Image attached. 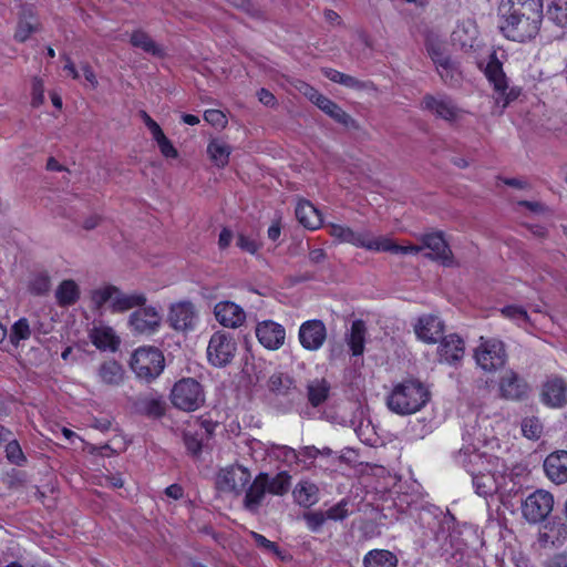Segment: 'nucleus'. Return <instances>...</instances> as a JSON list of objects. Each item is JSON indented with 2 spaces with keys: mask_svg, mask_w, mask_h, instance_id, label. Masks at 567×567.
Segmentation results:
<instances>
[{
  "mask_svg": "<svg viewBox=\"0 0 567 567\" xmlns=\"http://www.w3.org/2000/svg\"><path fill=\"white\" fill-rule=\"evenodd\" d=\"M499 31L508 40L524 43L533 40L543 21L542 0H501Z\"/></svg>",
  "mask_w": 567,
  "mask_h": 567,
  "instance_id": "1",
  "label": "nucleus"
},
{
  "mask_svg": "<svg viewBox=\"0 0 567 567\" xmlns=\"http://www.w3.org/2000/svg\"><path fill=\"white\" fill-rule=\"evenodd\" d=\"M422 245H398L391 238L385 236H373L370 234L357 235V246L371 251H384L394 255H416L424 248L430 249L427 256L432 259L442 261L443 265H452V251L445 241L443 234L430 233L421 237Z\"/></svg>",
  "mask_w": 567,
  "mask_h": 567,
  "instance_id": "2",
  "label": "nucleus"
},
{
  "mask_svg": "<svg viewBox=\"0 0 567 567\" xmlns=\"http://www.w3.org/2000/svg\"><path fill=\"white\" fill-rule=\"evenodd\" d=\"M429 388L416 379L396 383L386 396V406L398 415H410L422 410L430 401Z\"/></svg>",
  "mask_w": 567,
  "mask_h": 567,
  "instance_id": "3",
  "label": "nucleus"
},
{
  "mask_svg": "<svg viewBox=\"0 0 567 567\" xmlns=\"http://www.w3.org/2000/svg\"><path fill=\"white\" fill-rule=\"evenodd\" d=\"M91 301L97 310L109 309L113 313L125 312L144 306L147 298L144 292H123L113 285H103L92 290Z\"/></svg>",
  "mask_w": 567,
  "mask_h": 567,
  "instance_id": "4",
  "label": "nucleus"
},
{
  "mask_svg": "<svg viewBox=\"0 0 567 567\" xmlns=\"http://www.w3.org/2000/svg\"><path fill=\"white\" fill-rule=\"evenodd\" d=\"M456 461L472 475L476 494L486 497L497 491L495 473L489 471L491 461L485 455L477 451L461 450Z\"/></svg>",
  "mask_w": 567,
  "mask_h": 567,
  "instance_id": "5",
  "label": "nucleus"
},
{
  "mask_svg": "<svg viewBox=\"0 0 567 567\" xmlns=\"http://www.w3.org/2000/svg\"><path fill=\"white\" fill-rule=\"evenodd\" d=\"M130 368L138 380L148 383L163 373L165 369V358L159 349L143 346L135 349L132 353Z\"/></svg>",
  "mask_w": 567,
  "mask_h": 567,
  "instance_id": "6",
  "label": "nucleus"
},
{
  "mask_svg": "<svg viewBox=\"0 0 567 567\" xmlns=\"http://www.w3.org/2000/svg\"><path fill=\"white\" fill-rule=\"evenodd\" d=\"M485 76L494 89V101L496 106L504 111L512 102L520 95V89L517 86H508L507 76L503 70L502 63L495 55L491 58L486 68Z\"/></svg>",
  "mask_w": 567,
  "mask_h": 567,
  "instance_id": "7",
  "label": "nucleus"
},
{
  "mask_svg": "<svg viewBox=\"0 0 567 567\" xmlns=\"http://www.w3.org/2000/svg\"><path fill=\"white\" fill-rule=\"evenodd\" d=\"M505 343L497 338H480V343L474 350L476 364L486 372H495L507 362Z\"/></svg>",
  "mask_w": 567,
  "mask_h": 567,
  "instance_id": "8",
  "label": "nucleus"
},
{
  "mask_svg": "<svg viewBox=\"0 0 567 567\" xmlns=\"http://www.w3.org/2000/svg\"><path fill=\"white\" fill-rule=\"evenodd\" d=\"M172 404L186 412L199 409L205 402L203 386L193 378H184L177 381L171 391Z\"/></svg>",
  "mask_w": 567,
  "mask_h": 567,
  "instance_id": "9",
  "label": "nucleus"
},
{
  "mask_svg": "<svg viewBox=\"0 0 567 567\" xmlns=\"http://www.w3.org/2000/svg\"><path fill=\"white\" fill-rule=\"evenodd\" d=\"M425 47L441 80L450 86L458 85L462 81V71L458 63L446 52L444 45L430 40Z\"/></svg>",
  "mask_w": 567,
  "mask_h": 567,
  "instance_id": "10",
  "label": "nucleus"
},
{
  "mask_svg": "<svg viewBox=\"0 0 567 567\" xmlns=\"http://www.w3.org/2000/svg\"><path fill=\"white\" fill-rule=\"evenodd\" d=\"M237 353V342L229 332L218 330L210 336L206 354L209 364L224 368L231 363Z\"/></svg>",
  "mask_w": 567,
  "mask_h": 567,
  "instance_id": "11",
  "label": "nucleus"
},
{
  "mask_svg": "<svg viewBox=\"0 0 567 567\" xmlns=\"http://www.w3.org/2000/svg\"><path fill=\"white\" fill-rule=\"evenodd\" d=\"M162 322L163 316L156 307L141 306L130 315L127 326L135 334L152 336L161 329Z\"/></svg>",
  "mask_w": 567,
  "mask_h": 567,
  "instance_id": "12",
  "label": "nucleus"
},
{
  "mask_svg": "<svg viewBox=\"0 0 567 567\" xmlns=\"http://www.w3.org/2000/svg\"><path fill=\"white\" fill-rule=\"evenodd\" d=\"M167 321L176 331H193L198 323V310L189 300L173 302L168 307Z\"/></svg>",
  "mask_w": 567,
  "mask_h": 567,
  "instance_id": "13",
  "label": "nucleus"
},
{
  "mask_svg": "<svg viewBox=\"0 0 567 567\" xmlns=\"http://www.w3.org/2000/svg\"><path fill=\"white\" fill-rule=\"evenodd\" d=\"M251 478L249 470L239 464L220 468L216 475V486L220 492L240 494Z\"/></svg>",
  "mask_w": 567,
  "mask_h": 567,
  "instance_id": "14",
  "label": "nucleus"
},
{
  "mask_svg": "<svg viewBox=\"0 0 567 567\" xmlns=\"http://www.w3.org/2000/svg\"><path fill=\"white\" fill-rule=\"evenodd\" d=\"M421 107L429 111L439 118L446 122H456L462 118L464 111L460 109L455 102L446 95L426 94L421 102Z\"/></svg>",
  "mask_w": 567,
  "mask_h": 567,
  "instance_id": "15",
  "label": "nucleus"
},
{
  "mask_svg": "<svg viewBox=\"0 0 567 567\" xmlns=\"http://www.w3.org/2000/svg\"><path fill=\"white\" fill-rule=\"evenodd\" d=\"M553 495L546 491L538 489L532 493L523 503L522 512L529 523L544 520L553 511Z\"/></svg>",
  "mask_w": 567,
  "mask_h": 567,
  "instance_id": "16",
  "label": "nucleus"
},
{
  "mask_svg": "<svg viewBox=\"0 0 567 567\" xmlns=\"http://www.w3.org/2000/svg\"><path fill=\"white\" fill-rule=\"evenodd\" d=\"M499 396L511 401L525 400L530 386L527 381L514 370H506L498 380Z\"/></svg>",
  "mask_w": 567,
  "mask_h": 567,
  "instance_id": "17",
  "label": "nucleus"
},
{
  "mask_svg": "<svg viewBox=\"0 0 567 567\" xmlns=\"http://www.w3.org/2000/svg\"><path fill=\"white\" fill-rule=\"evenodd\" d=\"M326 324L318 319L307 320L299 327L298 339L301 347L308 351H318L327 340Z\"/></svg>",
  "mask_w": 567,
  "mask_h": 567,
  "instance_id": "18",
  "label": "nucleus"
},
{
  "mask_svg": "<svg viewBox=\"0 0 567 567\" xmlns=\"http://www.w3.org/2000/svg\"><path fill=\"white\" fill-rule=\"evenodd\" d=\"M255 333L259 343L268 350H278L286 340L285 328L274 320L258 322Z\"/></svg>",
  "mask_w": 567,
  "mask_h": 567,
  "instance_id": "19",
  "label": "nucleus"
},
{
  "mask_svg": "<svg viewBox=\"0 0 567 567\" xmlns=\"http://www.w3.org/2000/svg\"><path fill=\"white\" fill-rule=\"evenodd\" d=\"M299 91L332 120L340 124H348L350 116L346 114L334 102L319 93L315 87L302 83Z\"/></svg>",
  "mask_w": 567,
  "mask_h": 567,
  "instance_id": "20",
  "label": "nucleus"
},
{
  "mask_svg": "<svg viewBox=\"0 0 567 567\" xmlns=\"http://www.w3.org/2000/svg\"><path fill=\"white\" fill-rule=\"evenodd\" d=\"M214 316L218 323L225 328L236 329L246 321L245 310L233 301H219L214 307Z\"/></svg>",
  "mask_w": 567,
  "mask_h": 567,
  "instance_id": "21",
  "label": "nucleus"
},
{
  "mask_svg": "<svg viewBox=\"0 0 567 567\" xmlns=\"http://www.w3.org/2000/svg\"><path fill=\"white\" fill-rule=\"evenodd\" d=\"M443 331V321L433 315L421 316L414 324L417 339L429 344L436 343Z\"/></svg>",
  "mask_w": 567,
  "mask_h": 567,
  "instance_id": "22",
  "label": "nucleus"
},
{
  "mask_svg": "<svg viewBox=\"0 0 567 567\" xmlns=\"http://www.w3.org/2000/svg\"><path fill=\"white\" fill-rule=\"evenodd\" d=\"M140 117L150 131L153 141L157 144L161 154L165 158H177L178 151L171 140L165 135L162 127L145 111L140 112Z\"/></svg>",
  "mask_w": 567,
  "mask_h": 567,
  "instance_id": "23",
  "label": "nucleus"
},
{
  "mask_svg": "<svg viewBox=\"0 0 567 567\" xmlns=\"http://www.w3.org/2000/svg\"><path fill=\"white\" fill-rule=\"evenodd\" d=\"M542 402L550 408L567 404V383L559 377L549 378L542 389Z\"/></svg>",
  "mask_w": 567,
  "mask_h": 567,
  "instance_id": "24",
  "label": "nucleus"
},
{
  "mask_svg": "<svg viewBox=\"0 0 567 567\" xmlns=\"http://www.w3.org/2000/svg\"><path fill=\"white\" fill-rule=\"evenodd\" d=\"M464 353V341L455 333H451L442 338L437 348L439 361L447 364L458 363L463 359Z\"/></svg>",
  "mask_w": 567,
  "mask_h": 567,
  "instance_id": "25",
  "label": "nucleus"
},
{
  "mask_svg": "<svg viewBox=\"0 0 567 567\" xmlns=\"http://www.w3.org/2000/svg\"><path fill=\"white\" fill-rule=\"evenodd\" d=\"M91 342L102 351L115 352L120 344L121 339L115 330L104 323L94 324L89 332Z\"/></svg>",
  "mask_w": 567,
  "mask_h": 567,
  "instance_id": "26",
  "label": "nucleus"
},
{
  "mask_svg": "<svg viewBox=\"0 0 567 567\" xmlns=\"http://www.w3.org/2000/svg\"><path fill=\"white\" fill-rule=\"evenodd\" d=\"M544 470L547 477L556 483L567 482V451L550 453L544 461Z\"/></svg>",
  "mask_w": 567,
  "mask_h": 567,
  "instance_id": "27",
  "label": "nucleus"
},
{
  "mask_svg": "<svg viewBox=\"0 0 567 567\" xmlns=\"http://www.w3.org/2000/svg\"><path fill=\"white\" fill-rule=\"evenodd\" d=\"M39 27L40 23L34 8L29 4H23L19 13L14 39L18 42H25L32 33L39 30Z\"/></svg>",
  "mask_w": 567,
  "mask_h": 567,
  "instance_id": "28",
  "label": "nucleus"
},
{
  "mask_svg": "<svg viewBox=\"0 0 567 567\" xmlns=\"http://www.w3.org/2000/svg\"><path fill=\"white\" fill-rule=\"evenodd\" d=\"M267 474H258L246 492L244 506L247 511L256 513L260 507L267 493Z\"/></svg>",
  "mask_w": 567,
  "mask_h": 567,
  "instance_id": "29",
  "label": "nucleus"
},
{
  "mask_svg": "<svg viewBox=\"0 0 567 567\" xmlns=\"http://www.w3.org/2000/svg\"><path fill=\"white\" fill-rule=\"evenodd\" d=\"M296 217L307 229L316 230L321 227L323 219L319 209L309 200L301 199L296 206Z\"/></svg>",
  "mask_w": 567,
  "mask_h": 567,
  "instance_id": "30",
  "label": "nucleus"
},
{
  "mask_svg": "<svg viewBox=\"0 0 567 567\" xmlns=\"http://www.w3.org/2000/svg\"><path fill=\"white\" fill-rule=\"evenodd\" d=\"M477 34L476 23L472 19H465L456 24L451 34V39L455 45L462 49L473 48Z\"/></svg>",
  "mask_w": 567,
  "mask_h": 567,
  "instance_id": "31",
  "label": "nucleus"
},
{
  "mask_svg": "<svg viewBox=\"0 0 567 567\" xmlns=\"http://www.w3.org/2000/svg\"><path fill=\"white\" fill-rule=\"evenodd\" d=\"M56 303L62 307H71L75 305L81 297V289L79 284L73 279L62 280L54 292Z\"/></svg>",
  "mask_w": 567,
  "mask_h": 567,
  "instance_id": "32",
  "label": "nucleus"
},
{
  "mask_svg": "<svg viewBox=\"0 0 567 567\" xmlns=\"http://www.w3.org/2000/svg\"><path fill=\"white\" fill-rule=\"evenodd\" d=\"M292 496L299 506L311 507L319 502V488L315 483L301 480L295 486Z\"/></svg>",
  "mask_w": 567,
  "mask_h": 567,
  "instance_id": "33",
  "label": "nucleus"
},
{
  "mask_svg": "<svg viewBox=\"0 0 567 567\" xmlns=\"http://www.w3.org/2000/svg\"><path fill=\"white\" fill-rule=\"evenodd\" d=\"M231 154L230 145L221 138H213L207 145V155L218 168L227 166Z\"/></svg>",
  "mask_w": 567,
  "mask_h": 567,
  "instance_id": "34",
  "label": "nucleus"
},
{
  "mask_svg": "<svg viewBox=\"0 0 567 567\" xmlns=\"http://www.w3.org/2000/svg\"><path fill=\"white\" fill-rule=\"evenodd\" d=\"M97 374L101 382L117 385L124 379V369L118 362L110 360L100 365Z\"/></svg>",
  "mask_w": 567,
  "mask_h": 567,
  "instance_id": "35",
  "label": "nucleus"
},
{
  "mask_svg": "<svg viewBox=\"0 0 567 567\" xmlns=\"http://www.w3.org/2000/svg\"><path fill=\"white\" fill-rule=\"evenodd\" d=\"M364 567H396V556L385 549H373L363 559Z\"/></svg>",
  "mask_w": 567,
  "mask_h": 567,
  "instance_id": "36",
  "label": "nucleus"
},
{
  "mask_svg": "<svg viewBox=\"0 0 567 567\" xmlns=\"http://www.w3.org/2000/svg\"><path fill=\"white\" fill-rule=\"evenodd\" d=\"M250 456L255 462L271 463V449L274 443L249 439L246 442Z\"/></svg>",
  "mask_w": 567,
  "mask_h": 567,
  "instance_id": "37",
  "label": "nucleus"
},
{
  "mask_svg": "<svg viewBox=\"0 0 567 567\" xmlns=\"http://www.w3.org/2000/svg\"><path fill=\"white\" fill-rule=\"evenodd\" d=\"M547 18L560 28H567V0H550Z\"/></svg>",
  "mask_w": 567,
  "mask_h": 567,
  "instance_id": "38",
  "label": "nucleus"
},
{
  "mask_svg": "<svg viewBox=\"0 0 567 567\" xmlns=\"http://www.w3.org/2000/svg\"><path fill=\"white\" fill-rule=\"evenodd\" d=\"M291 476L287 472H279L272 477L267 474V491L274 495H284L289 489Z\"/></svg>",
  "mask_w": 567,
  "mask_h": 567,
  "instance_id": "39",
  "label": "nucleus"
},
{
  "mask_svg": "<svg viewBox=\"0 0 567 567\" xmlns=\"http://www.w3.org/2000/svg\"><path fill=\"white\" fill-rule=\"evenodd\" d=\"M495 484H497V491L501 495H511L518 491V483L514 478L513 471L509 473L496 472L495 473Z\"/></svg>",
  "mask_w": 567,
  "mask_h": 567,
  "instance_id": "40",
  "label": "nucleus"
},
{
  "mask_svg": "<svg viewBox=\"0 0 567 567\" xmlns=\"http://www.w3.org/2000/svg\"><path fill=\"white\" fill-rule=\"evenodd\" d=\"M329 385L324 380H315L308 385V398L313 406L321 404L328 396Z\"/></svg>",
  "mask_w": 567,
  "mask_h": 567,
  "instance_id": "41",
  "label": "nucleus"
},
{
  "mask_svg": "<svg viewBox=\"0 0 567 567\" xmlns=\"http://www.w3.org/2000/svg\"><path fill=\"white\" fill-rule=\"evenodd\" d=\"M503 317L514 321L518 327L526 328L529 324V316L527 311L520 306H506L501 309Z\"/></svg>",
  "mask_w": 567,
  "mask_h": 567,
  "instance_id": "42",
  "label": "nucleus"
},
{
  "mask_svg": "<svg viewBox=\"0 0 567 567\" xmlns=\"http://www.w3.org/2000/svg\"><path fill=\"white\" fill-rule=\"evenodd\" d=\"M522 433L528 440H538L543 433V424L536 416H528L522 420Z\"/></svg>",
  "mask_w": 567,
  "mask_h": 567,
  "instance_id": "43",
  "label": "nucleus"
},
{
  "mask_svg": "<svg viewBox=\"0 0 567 567\" xmlns=\"http://www.w3.org/2000/svg\"><path fill=\"white\" fill-rule=\"evenodd\" d=\"M272 461L291 465L298 461V452L287 445L274 444L271 449V462Z\"/></svg>",
  "mask_w": 567,
  "mask_h": 567,
  "instance_id": "44",
  "label": "nucleus"
},
{
  "mask_svg": "<svg viewBox=\"0 0 567 567\" xmlns=\"http://www.w3.org/2000/svg\"><path fill=\"white\" fill-rule=\"evenodd\" d=\"M138 410L154 416H159L164 412L162 400L155 396L142 399L138 403Z\"/></svg>",
  "mask_w": 567,
  "mask_h": 567,
  "instance_id": "45",
  "label": "nucleus"
},
{
  "mask_svg": "<svg viewBox=\"0 0 567 567\" xmlns=\"http://www.w3.org/2000/svg\"><path fill=\"white\" fill-rule=\"evenodd\" d=\"M51 286L50 276L47 272L34 275L29 282V290L35 295H43Z\"/></svg>",
  "mask_w": 567,
  "mask_h": 567,
  "instance_id": "46",
  "label": "nucleus"
},
{
  "mask_svg": "<svg viewBox=\"0 0 567 567\" xmlns=\"http://www.w3.org/2000/svg\"><path fill=\"white\" fill-rule=\"evenodd\" d=\"M353 504L349 499H342L337 505L329 508L326 514L328 519L341 520L352 512Z\"/></svg>",
  "mask_w": 567,
  "mask_h": 567,
  "instance_id": "47",
  "label": "nucleus"
},
{
  "mask_svg": "<svg viewBox=\"0 0 567 567\" xmlns=\"http://www.w3.org/2000/svg\"><path fill=\"white\" fill-rule=\"evenodd\" d=\"M328 231L338 243H352L354 239L352 229L340 224L328 225Z\"/></svg>",
  "mask_w": 567,
  "mask_h": 567,
  "instance_id": "48",
  "label": "nucleus"
},
{
  "mask_svg": "<svg viewBox=\"0 0 567 567\" xmlns=\"http://www.w3.org/2000/svg\"><path fill=\"white\" fill-rule=\"evenodd\" d=\"M31 334V330L27 319H19L11 329L10 340L13 344H18L22 340H27Z\"/></svg>",
  "mask_w": 567,
  "mask_h": 567,
  "instance_id": "49",
  "label": "nucleus"
},
{
  "mask_svg": "<svg viewBox=\"0 0 567 567\" xmlns=\"http://www.w3.org/2000/svg\"><path fill=\"white\" fill-rule=\"evenodd\" d=\"M131 43L148 53L155 54L158 51L153 40L142 31H136L132 34Z\"/></svg>",
  "mask_w": 567,
  "mask_h": 567,
  "instance_id": "50",
  "label": "nucleus"
},
{
  "mask_svg": "<svg viewBox=\"0 0 567 567\" xmlns=\"http://www.w3.org/2000/svg\"><path fill=\"white\" fill-rule=\"evenodd\" d=\"M307 527L312 532H318L328 519L323 512H308L303 515Z\"/></svg>",
  "mask_w": 567,
  "mask_h": 567,
  "instance_id": "51",
  "label": "nucleus"
},
{
  "mask_svg": "<svg viewBox=\"0 0 567 567\" xmlns=\"http://www.w3.org/2000/svg\"><path fill=\"white\" fill-rule=\"evenodd\" d=\"M6 454L9 462L21 465L24 461L23 452L16 440L9 441L6 445Z\"/></svg>",
  "mask_w": 567,
  "mask_h": 567,
  "instance_id": "52",
  "label": "nucleus"
},
{
  "mask_svg": "<svg viewBox=\"0 0 567 567\" xmlns=\"http://www.w3.org/2000/svg\"><path fill=\"white\" fill-rule=\"evenodd\" d=\"M44 102V83L41 79L34 78L32 81L31 105L39 107Z\"/></svg>",
  "mask_w": 567,
  "mask_h": 567,
  "instance_id": "53",
  "label": "nucleus"
},
{
  "mask_svg": "<svg viewBox=\"0 0 567 567\" xmlns=\"http://www.w3.org/2000/svg\"><path fill=\"white\" fill-rule=\"evenodd\" d=\"M204 120L215 127L223 128L227 124L226 115L219 110H207L204 113Z\"/></svg>",
  "mask_w": 567,
  "mask_h": 567,
  "instance_id": "54",
  "label": "nucleus"
},
{
  "mask_svg": "<svg viewBox=\"0 0 567 567\" xmlns=\"http://www.w3.org/2000/svg\"><path fill=\"white\" fill-rule=\"evenodd\" d=\"M236 244L241 250L252 255L256 254L259 249V243L255 238L244 234H239L237 236Z\"/></svg>",
  "mask_w": 567,
  "mask_h": 567,
  "instance_id": "55",
  "label": "nucleus"
},
{
  "mask_svg": "<svg viewBox=\"0 0 567 567\" xmlns=\"http://www.w3.org/2000/svg\"><path fill=\"white\" fill-rule=\"evenodd\" d=\"M250 535H251V538L255 540V543L259 547L264 548L267 551H271V553H274L276 555L280 554V550H279L278 546L274 542L267 539L261 534L251 532Z\"/></svg>",
  "mask_w": 567,
  "mask_h": 567,
  "instance_id": "56",
  "label": "nucleus"
},
{
  "mask_svg": "<svg viewBox=\"0 0 567 567\" xmlns=\"http://www.w3.org/2000/svg\"><path fill=\"white\" fill-rule=\"evenodd\" d=\"M290 383V379L281 373H275L269 379L270 389L278 392H282L285 389H288Z\"/></svg>",
  "mask_w": 567,
  "mask_h": 567,
  "instance_id": "57",
  "label": "nucleus"
},
{
  "mask_svg": "<svg viewBox=\"0 0 567 567\" xmlns=\"http://www.w3.org/2000/svg\"><path fill=\"white\" fill-rule=\"evenodd\" d=\"M367 327L362 320H357V357L364 351Z\"/></svg>",
  "mask_w": 567,
  "mask_h": 567,
  "instance_id": "58",
  "label": "nucleus"
},
{
  "mask_svg": "<svg viewBox=\"0 0 567 567\" xmlns=\"http://www.w3.org/2000/svg\"><path fill=\"white\" fill-rule=\"evenodd\" d=\"M330 454H331V450H329V449L319 450L316 446H305L298 453V457L303 456L306 458H317L318 456L330 455Z\"/></svg>",
  "mask_w": 567,
  "mask_h": 567,
  "instance_id": "59",
  "label": "nucleus"
},
{
  "mask_svg": "<svg viewBox=\"0 0 567 567\" xmlns=\"http://www.w3.org/2000/svg\"><path fill=\"white\" fill-rule=\"evenodd\" d=\"M184 443L186 449L194 455L198 454L202 450V441L190 433L184 434Z\"/></svg>",
  "mask_w": 567,
  "mask_h": 567,
  "instance_id": "60",
  "label": "nucleus"
},
{
  "mask_svg": "<svg viewBox=\"0 0 567 567\" xmlns=\"http://www.w3.org/2000/svg\"><path fill=\"white\" fill-rule=\"evenodd\" d=\"M324 74L329 80L333 82L343 83L346 85H351L352 83V79L350 76H346L344 74L336 70H324Z\"/></svg>",
  "mask_w": 567,
  "mask_h": 567,
  "instance_id": "61",
  "label": "nucleus"
},
{
  "mask_svg": "<svg viewBox=\"0 0 567 567\" xmlns=\"http://www.w3.org/2000/svg\"><path fill=\"white\" fill-rule=\"evenodd\" d=\"M258 100H259L260 103H262L266 106H272L276 103L275 95L270 91H268L266 89L259 90V92H258Z\"/></svg>",
  "mask_w": 567,
  "mask_h": 567,
  "instance_id": "62",
  "label": "nucleus"
},
{
  "mask_svg": "<svg viewBox=\"0 0 567 567\" xmlns=\"http://www.w3.org/2000/svg\"><path fill=\"white\" fill-rule=\"evenodd\" d=\"M81 69L83 71L85 80L89 82V84L93 89H95L97 86L99 82H97L96 75L93 72L92 68L87 63H85V64H82Z\"/></svg>",
  "mask_w": 567,
  "mask_h": 567,
  "instance_id": "63",
  "label": "nucleus"
},
{
  "mask_svg": "<svg viewBox=\"0 0 567 567\" xmlns=\"http://www.w3.org/2000/svg\"><path fill=\"white\" fill-rule=\"evenodd\" d=\"M546 567H567V553L555 555L548 560Z\"/></svg>",
  "mask_w": 567,
  "mask_h": 567,
  "instance_id": "64",
  "label": "nucleus"
}]
</instances>
